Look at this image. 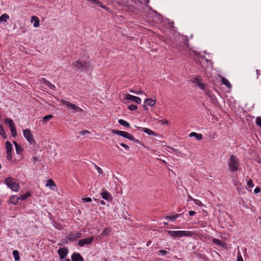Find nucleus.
I'll list each match as a JSON object with an SVG mask.
<instances>
[{
  "instance_id": "6",
  "label": "nucleus",
  "mask_w": 261,
  "mask_h": 261,
  "mask_svg": "<svg viewBox=\"0 0 261 261\" xmlns=\"http://www.w3.org/2000/svg\"><path fill=\"white\" fill-rule=\"evenodd\" d=\"M119 5H124L129 10H132L135 6L141 4L139 0H126V1L118 2Z\"/></svg>"
},
{
  "instance_id": "30",
  "label": "nucleus",
  "mask_w": 261,
  "mask_h": 261,
  "mask_svg": "<svg viewBox=\"0 0 261 261\" xmlns=\"http://www.w3.org/2000/svg\"><path fill=\"white\" fill-rule=\"evenodd\" d=\"M9 18V16L7 14L4 13L2 14L0 16V23L2 22H6Z\"/></svg>"
},
{
  "instance_id": "20",
  "label": "nucleus",
  "mask_w": 261,
  "mask_h": 261,
  "mask_svg": "<svg viewBox=\"0 0 261 261\" xmlns=\"http://www.w3.org/2000/svg\"><path fill=\"white\" fill-rule=\"evenodd\" d=\"M81 233L80 232H77L76 233H71L68 237V239L70 241H73L76 240L77 239L80 238Z\"/></svg>"
},
{
  "instance_id": "61",
  "label": "nucleus",
  "mask_w": 261,
  "mask_h": 261,
  "mask_svg": "<svg viewBox=\"0 0 261 261\" xmlns=\"http://www.w3.org/2000/svg\"><path fill=\"white\" fill-rule=\"evenodd\" d=\"M33 159H34V161L37 160V158H36V157H34V158H33Z\"/></svg>"
},
{
  "instance_id": "24",
  "label": "nucleus",
  "mask_w": 261,
  "mask_h": 261,
  "mask_svg": "<svg viewBox=\"0 0 261 261\" xmlns=\"http://www.w3.org/2000/svg\"><path fill=\"white\" fill-rule=\"evenodd\" d=\"M19 200L18 197L13 195L10 197L9 202L13 204H16L18 203Z\"/></svg>"
},
{
  "instance_id": "17",
  "label": "nucleus",
  "mask_w": 261,
  "mask_h": 261,
  "mask_svg": "<svg viewBox=\"0 0 261 261\" xmlns=\"http://www.w3.org/2000/svg\"><path fill=\"white\" fill-rule=\"evenodd\" d=\"M31 22L33 23V26L35 28H38L40 25V21L39 18L36 16H33L31 17Z\"/></svg>"
},
{
  "instance_id": "50",
  "label": "nucleus",
  "mask_w": 261,
  "mask_h": 261,
  "mask_svg": "<svg viewBox=\"0 0 261 261\" xmlns=\"http://www.w3.org/2000/svg\"><path fill=\"white\" fill-rule=\"evenodd\" d=\"M260 192V189L259 187H256L254 189V193H258Z\"/></svg>"
},
{
  "instance_id": "51",
  "label": "nucleus",
  "mask_w": 261,
  "mask_h": 261,
  "mask_svg": "<svg viewBox=\"0 0 261 261\" xmlns=\"http://www.w3.org/2000/svg\"><path fill=\"white\" fill-rule=\"evenodd\" d=\"M189 214L190 216H194L196 214V212L194 211H190L189 212Z\"/></svg>"
},
{
  "instance_id": "11",
  "label": "nucleus",
  "mask_w": 261,
  "mask_h": 261,
  "mask_svg": "<svg viewBox=\"0 0 261 261\" xmlns=\"http://www.w3.org/2000/svg\"><path fill=\"white\" fill-rule=\"evenodd\" d=\"M100 195L102 198L106 200L111 201L112 200L111 194L105 189L102 190V191L100 193Z\"/></svg>"
},
{
  "instance_id": "53",
  "label": "nucleus",
  "mask_w": 261,
  "mask_h": 261,
  "mask_svg": "<svg viewBox=\"0 0 261 261\" xmlns=\"http://www.w3.org/2000/svg\"><path fill=\"white\" fill-rule=\"evenodd\" d=\"M237 261H243L242 256L238 255Z\"/></svg>"
},
{
  "instance_id": "35",
  "label": "nucleus",
  "mask_w": 261,
  "mask_h": 261,
  "mask_svg": "<svg viewBox=\"0 0 261 261\" xmlns=\"http://www.w3.org/2000/svg\"><path fill=\"white\" fill-rule=\"evenodd\" d=\"M16 151L17 154H20L22 151V149L20 145H18L15 147Z\"/></svg>"
},
{
  "instance_id": "44",
  "label": "nucleus",
  "mask_w": 261,
  "mask_h": 261,
  "mask_svg": "<svg viewBox=\"0 0 261 261\" xmlns=\"http://www.w3.org/2000/svg\"><path fill=\"white\" fill-rule=\"evenodd\" d=\"M159 252L163 256H165L168 253V252L164 250H159Z\"/></svg>"
},
{
  "instance_id": "33",
  "label": "nucleus",
  "mask_w": 261,
  "mask_h": 261,
  "mask_svg": "<svg viewBox=\"0 0 261 261\" xmlns=\"http://www.w3.org/2000/svg\"><path fill=\"white\" fill-rule=\"evenodd\" d=\"M179 214H174L173 216H167L166 219L173 221L179 217Z\"/></svg>"
},
{
  "instance_id": "5",
  "label": "nucleus",
  "mask_w": 261,
  "mask_h": 261,
  "mask_svg": "<svg viewBox=\"0 0 261 261\" xmlns=\"http://www.w3.org/2000/svg\"><path fill=\"white\" fill-rule=\"evenodd\" d=\"M239 164L238 159L233 155L230 156V160L228 162L229 169L231 172H234L238 170Z\"/></svg>"
},
{
  "instance_id": "21",
  "label": "nucleus",
  "mask_w": 261,
  "mask_h": 261,
  "mask_svg": "<svg viewBox=\"0 0 261 261\" xmlns=\"http://www.w3.org/2000/svg\"><path fill=\"white\" fill-rule=\"evenodd\" d=\"M205 93V94L207 95L211 100H214L215 99V95L213 94V93L207 88H206V87H204V90H203Z\"/></svg>"
},
{
  "instance_id": "62",
  "label": "nucleus",
  "mask_w": 261,
  "mask_h": 261,
  "mask_svg": "<svg viewBox=\"0 0 261 261\" xmlns=\"http://www.w3.org/2000/svg\"><path fill=\"white\" fill-rule=\"evenodd\" d=\"M151 243V242H147V246H148V245H149V243Z\"/></svg>"
},
{
  "instance_id": "22",
  "label": "nucleus",
  "mask_w": 261,
  "mask_h": 261,
  "mask_svg": "<svg viewBox=\"0 0 261 261\" xmlns=\"http://www.w3.org/2000/svg\"><path fill=\"white\" fill-rule=\"evenodd\" d=\"M46 186L49 187L50 189L53 191L55 190L56 185L51 179L47 180Z\"/></svg>"
},
{
  "instance_id": "36",
  "label": "nucleus",
  "mask_w": 261,
  "mask_h": 261,
  "mask_svg": "<svg viewBox=\"0 0 261 261\" xmlns=\"http://www.w3.org/2000/svg\"><path fill=\"white\" fill-rule=\"evenodd\" d=\"M110 232V229L109 228H105L102 232V233L101 234V235H105V236H107L109 234V232Z\"/></svg>"
},
{
  "instance_id": "58",
  "label": "nucleus",
  "mask_w": 261,
  "mask_h": 261,
  "mask_svg": "<svg viewBox=\"0 0 261 261\" xmlns=\"http://www.w3.org/2000/svg\"><path fill=\"white\" fill-rule=\"evenodd\" d=\"M100 202V204L102 205H105V204H106L105 202L102 200H101Z\"/></svg>"
},
{
  "instance_id": "7",
  "label": "nucleus",
  "mask_w": 261,
  "mask_h": 261,
  "mask_svg": "<svg viewBox=\"0 0 261 261\" xmlns=\"http://www.w3.org/2000/svg\"><path fill=\"white\" fill-rule=\"evenodd\" d=\"M5 122L7 125H8L9 126L11 132V133H12V137H16L17 133L16 129L15 128V124H14L13 120L9 118H6L5 120Z\"/></svg>"
},
{
  "instance_id": "64",
  "label": "nucleus",
  "mask_w": 261,
  "mask_h": 261,
  "mask_svg": "<svg viewBox=\"0 0 261 261\" xmlns=\"http://www.w3.org/2000/svg\"><path fill=\"white\" fill-rule=\"evenodd\" d=\"M94 200H95L96 201H98V199H97L94 198Z\"/></svg>"
},
{
  "instance_id": "38",
  "label": "nucleus",
  "mask_w": 261,
  "mask_h": 261,
  "mask_svg": "<svg viewBox=\"0 0 261 261\" xmlns=\"http://www.w3.org/2000/svg\"><path fill=\"white\" fill-rule=\"evenodd\" d=\"M247 186L248 188H252L254 187V185L253 184L252 180L251 179H249L247 182Z\"/></svg>"
},
{
  "instance_id": "56",
  "label": "nucleus",
  "mask_w": 261,
  "mask_h": 261,
  "mask_svg": "<svg viewBox=\"0 0 261 261\" xmlns=\"http://www.w3.org/2000/svg\"><path fill=\"white\" fill-rule=\"evenodd\" d=\"M150 0H145V6L146 7H148V3L149 2Z\"/></svg>"
},
{
  "instance_id": "4",
  "label": "nucleus",
  "mask_w": 261,
  "mask_h": 261,
  "mask_svg": "<svg viewBox=\"0 0 261 261\" xmlns=\"http://www.w3.org/2000/svg\"><path fill=\"white\" fill-rule=\"evenodd\" d=\"M5 184L12 190L17 192L19 189V185L15 181V179L12 177H8L5 180Z\"/></svg>"
},
{
  "instance_id": "29",
  "label": "nucleus",
  "mask_w": 261,
  "mask_h": 261,
  "mask_svg": "<svg viewBox=\"0 0 261 261\" xmlns=\"http://www.w3.org/2000/svg\"><path fill=\"white\" fill-rule=\"evenodd\" d=\"M144 103H146L148 106H149L150 107L153 106L155 103V100H153L152 99L148 98L146 99L144 101Z\"/></svg>"
},
{
  "instance_id": "34",
  "label": "nucleus",
  "mask_w": 261,
  "mask_h": 261,
  "mask_svg": "<svg viewBox=\"0 0 261 261\" xmlns=\"http://www.w3.org/2000/svg\"><path fill=\"white\" fill-rule=\"evenodd\" d=\"M118 123L126 127H129L130 125V124L127 121L122 119H119L118 120Z\"/></svg>"
},
{
  "instance_id": "43",
  "label": "nucleus",
  "mask_w": 261,
  "mask_h": 261,
  "mask_svg": "<svg viewBox=\"0 0 261 261\" xmlns=\"http://www.w3.org/2000/svg\"><path fill=\"white\" fill-rule=\"evenodd\" d=\"M82 201L83 202H90L92 201V199L90 197L83 198L82 199Z\"/></svg>"
},
{
  "instance_id": "48",
  "label": "nucleus",
  "mask_w": 261,
  "mask_h": 261,
  "mask_svg": "<svg viewBox=\"0 0 261 261\" xmlns=\"http://www.w3.org/2000/svg\"><path fill=\"white\" fill-rule=\"evenodd\" d=\"M0 134L2 136H3V135L5 134V132L4 130L3 127L1 124H0Z\"/></svg>"
},
{
  "instance_id": "54",
  "label": "nucleus",
  "mask_w": 261,
  "mask_h": 261,
  "mask_svg": "<svg viewBox=\"0 0 261 261\" xmlns=\"http://www.w3.org/2000/svg\"><path fill=\"white\" fill-rule=\"evenodd\" d=\"M135 93L137 94H142L143 93V92L142 91H139L135 92Z\"/></svg>"
},
{
  "instance_id": "40",
  "label": "nucleus",
  "mask_w": 261,
  "mask_h": 261,
  "mask_svg": "<svg viewBox=\"0 0 261 261\" xmlns=\"http://www.w3.org/2000/svg\"><path fill=\"white\" fill-rule=\"evenodd\" d=\"M255 122L258 126L261 127V117H257L255 119Z\"/></svg>"
},
{
  "instance_id": "16",
  "label": "nucleus",
  "mask_w": 261,
  "mask_h": 261,
  "mask_svg": "<svg viewBox=\"0 0 261 261\" xmlns=\"http://www.w3.org/2000/svg\"><path fill=\"white\" fill-rule=\"evenodd\" d=\"M87 1L89 2L91 5H92L93 6H98L102 8L106 9V7L103 6L101 3L99 2L98 0H87Z\"/></svg>"
},
{
  "instance_id": "10",
  "label": "nucleus",
  "mask_w": 261,
  "mask_h": 261,
  "mask_svg": "<svg viewBox=\"0 0 261 261\" xmlns=\"http://www.w3.org/2000/svg\"><path fill=\"white\" fill-rule=\"evenodd\" d=\"M191 82L193 84H195L198 85V86L201 89L204 90V87L205 85L202 82L201 77L200 76H197L191 80Z\"/></svg>"
},
{
  "instance_id": "1",
  "label": "nucleus",
  "mask_w": 261,
  "mask_h": 261,
  "mask_svg": "<svg viewBox=\"0 0 261 261\" xmlns=\"http://www.w3.org/2000/svg\"><path fill=\"white\" fill-rule=\"evenodd\" d=\"M194 55L198 57L197 60V64L201 65L204 68H207L208 67L212 68L213 67V63L211 60L205 58L203 56L200 55V53L196 51H193Z\"/></svg>"
},
{
  "instance_id": "23",
  "label": "nucleus",
  "mask_w": 261,
  "mask_h": 261,
  "mask_svg": "<svg viewBox=\"0 0 261 261\" xmlns=\"http://www.w3.org/2000/svg\"><path fill=\"white\" fill-rule=\"evenodd\" d=\"M189 136L190 137H195L198 140H201L202 139V135L201 134H198L195 132H192L190 134Z\"/></svg>"
},
{
  "instance_id": "42",
  "label": "nucleus",
  "mask_w": 261,
  "mask_h": 261,
  "mask_svg": "<svg viewBox=\"0 0 261 261\" xmlns=\"http://www.w3.org/2000/svg\"><path fill=\"white\" fill-rule=\"evenodd\" d=\"M94 166H95V169H96V170L99 174H102V173H103L102 170L99 167L97 166L95 164L94 165Z\"/></svg>"
},
{
  "instance_id": "28",
  "label": "nucleus",
  "mask_w": 261,
  "mask_h": 261,
  "mask_svg": "<svg viewBox=\"0 0 261 261\" xmlns=\"http://www.w3.org/2000/svg\"><path fill=\"white\" fill-rule=\"evenodd\" d=\"M143 132L149 136H151V135L158 136V135L155 133V132L152 131V130H151L149 128H143Z\"/></svg>"
},
{
  "instance_id": "9",
  "label": "nucleus",
  "mask_w": 261,
  "mask_h": 261,
  "mask_svg": "<svg viewBox=\"0 0 261 261\" xmlns=\"http://www.w3.org/2000/svg\"><path fill=\"white\" fill-rule=\"evenodd\" d=\"M23 134L24 138L28 141V142L32 144L35 142V140L33 135L30 129H25L23 131Z\"/></svg>"
},
{
  "instance_id": "15",
  "label": "nucleus",
  "mask_w": 261,
  "mask_h": 261,
  "mask_svg": "<svg viewBox=\"0 0 261 261\" xmlns=\"http://www.w3.org/2000/svg\"><path fill=\"white\" fill-rule=\"evenodd\" d=\"M58 252L60 258L63 259L67 255L68 250L66 248H61L58 250Z\"/></svg>"
},
{
  "instance_id": "55",
  "label": "nucleus",
  "mask_w": 261,
  "mask_h": 261,
  "mask_svg": "<svg viewBox=\"0 0 261 261\" xmlns=\"http://www.w3.org/2000/svg\"><path fill=\"white\" fill-rule=\"evenodd\" d=\"M133 141H135V142H136L137 143H139V144H141V142L137 140V139H136L135 138H134V140H133Z\"/></svg>"
},
{
  "instance_id": "46",
  "label": "nucleus",
  "mask_w": 261,
  "mask_h": 261,
  "mask_svg": "<svg viewBox=\"0 0 261 261\" xmlns=\"http://www.w3.org/2000/svg\"><path fill=\"white\" fill-rule=\"evenodd\" d=\"M7 158L8 160H12V153H7Z\"/></svg>"
},
{
  "instance_id": "37",
  "label": "nucleus",
  "mask_w": 261,
  "mask_h": 261,
  "mask_svg": "<svg viewBox=\"0 0 261 261\" xmlns=\"http://www.w3.org/2000/svg\"><path fill=\"white\" fill-rule=\"evenodd\" d=\"M213 242L214 243H215L219 246L222 245V242L219 239L214 238L213 240Z\"/></svg>"
},
{
  "instance_id": "41",
  "label": "nucleus",
  "mask_w": 261,
  "mask_h": 261,
  "mask_svg": "<svg viewBox=\"0 0 261 261\" xmlns=\"http://www.w3.org/2000/svg\"><path fill=\"white\" fill-rule=\"evenodd\" d=\"M128 109L130 110H132V111H134V110H137V106L135 105H131L130 106H128Z\"/></svg>"
},
{
  "instance_id": "13",
  "label": "nucleus",
  "mask_w": 261,
  "mask_h": 261,
  "mask_svg": "<svg viewBox=\"0 0 261 261\" xmlns=\"http://www.w3.org/2000/svg\"><path fill=\"white\" fill-rule=\"evenodd\" d=\"M125 98L127 100H132L136 102L137 103L140 104L141 99L139 97H137L129 94H127L125 95Z\"/></svg>"
},
{
  "instance_id": "57",
  "label": "nucleus",
  "mask_w": 261,
  "mask_h": 261,
  "mask_svg": "<svg viewBox=\"0 0 261 261\" xmlns=\"http://www.w3.org/2000/svg\"><path fill=\"white\" fill-rule=\"evenodd\" d=\"M193 199H193V198L191 196H189L188 197V201H190V200H193Z\"/></svg>"
},
{
  "instance_id": "63",
  "label": "nucleus",
  "mask_w": 261,
  "mask_h": 261,
  "mask_svg": "<svg viewBox=\"0 0 261 261\" xmlns=\"http://www.w3.org/2000/svg\"><path fill=\"white\" fill-rule=\"evenodd\" d=\"M65 261H71V260H70V259L68 258V259H66Z\"/></svg>"
},
{
  "instance_id": "25",
  "label": "nucleus",
  "mask_w": 261,
  "mask_h": 261,
  "mask_svg": "<svg viewBox=\"0 0 261 261\" xmlns=\"http://www.w3.org/2000/svg\"><path fill=\"white\" fill-rule=\"evenodd\" d=\"M5 144L7 153H12V145L11 143L9 141H7Z\"/></svg>"
},
{
  "instance_id": "2",
  "label": "nucleus",
  "mask_w": 261,
  "mask_h": 261,
  "mask_svg": "<svg viewBox=\"0 0 261 261\" xmlns=\"http://www.w3.org/2000/svg\"><path fill=\"white\" fill-rule=\"evenodd\" d=\"M168 234L172 237H190L193 234V232L190 231L183 230H168Z\"/></svg>"
},
{
  "instance_id": "3",
  "label": "nucleus",
  "mask_w": 261,
  "mask_h": 261,
  "mask_svg": "<svg viewBox=\"0 0 261 261\" xmlns=\"http://www.w3.org/2000/svg\"><path fill=\"white\" fill-rule=\"evenodd\" d=\"M60 101L67 107L68 110L72 111L71 112L73 113L75 112H82L83 111L81 108L68 101L62 99Z\"/></svg>"
},
{
  "instance_id": "32",
  "label": "nucleus",
  "mask_w": 261,
  "mask_h": 261,
  "mask_svg": "<svg viewBox=\"0 0 261 261\" xmlns=\"http://www.w3.org/2000/svg\"><path fill=\"white\" fill-rule=\"evenodd\" d=\"M13 255L16 261H19L20 259L19 252L17 250H14L13 251Z\"/></svg>"
},
{
  "instance_id": "18",
  "label": "nucleus",
  "mask_w": 261,
  "mask_h": 261,
  "mask_svg": "<svg viewBox=\"0 0 261 261\" xmlns=\"http://www.w3.org/2000/svg\"><path fill=\"white\" fill-rule=\"evenodd\" d=\"M71 259L72 261H84L82 256L79 253H73L72 255Z\"/></svg>"
},
{
  "instance_id": "39",
  "label": "nucleus",
  "mask_w": 261,
  "mask_h": 261,
  "mask_svg": "<svg viewBox=\"0 0 261 261\" xmlns=\"http://www.w3.org/2000/svg\"><path fill=\"white\" fill-rule=\"evenodd\" d=\"M193 201H194L195 203L199 206H203V204L201 202V201H200L199 200H197V199H193Z\"/></svg>"
},
{
  "instance_id": "27",
  "label": "nucleus",
  "mask_w": 261,
  "mask_h": 261,
  "mask_svg": "<svg viewBox=\"0 0 261 261\" xmlns=\"http://www.w3.org/2000/svg\"><path fill=\"white\" fill-rule=\"evenodd\" d=\"M53 118V115H48L43 117L42 120V122L43 124H45L48 122V121H49Z\"/></svg>"
},
{
  "instance_id": "19",
  "label": "nucleus",
  "mask_w": 261,
  "mask_h": 261,
  "mask_svg": "<svg viewBox=\"0 0 261 261\" xmlns=\"http://www.w3.org/2000/svg\"><path fill=\"white\" fill-rule=\"evenodd\" d=\"M41 81L46 86H47L49 87V88L51 90H55L56 89V87L54 85H53L50 82L46 80L45 79L42 78Z\"/></svg>"
},
{
  "instance_id": "52",
  "label": "nucleus",
  "mask_w": 261,
  "mask_h": 261,
  "mask_svg": "<svg viewBox=\"0 0 261 261\" xmlns=\"http://www.w3.org/2000/svg\"><path fill=\"white\" fill-rule=\"evenodd\" d=\"M147 106L148 105L145 103L144 105H143V108L145 110H148V109Z\"/></svg>"
},
{
  "instance_id": "31",
  "label": "nucleus",
  "mask_w": 261,
  "mask_h": 261,
  "mask_svg": "<svg viewBox=\"0 0 261 261\" xmlns=\"http://www.w3.org/2000/svg\"><path fill=\"white\" fill-rule=\"evenodd\" d=\"M30 196H31L30 193L28 192L26 194H25L24 195H22L20 196L19 197H18L19 200H21V201L24 200L25 199H26L27 198H28Z\"/></svg>"
},
{
  "instance_id": "8",
  "label": "nucleus",
  "mask_w": 261,
  "mask_h": 261,
  "mask_svg": "<svg viewBox=\"0 0 261 261\" xmlns=\"http://www.w3.org/2000/svg\"><path fill=\"white\" fill-rule=\"evenodd\" d=\"M112 133L114 134L119 135L129 140H134V137L126 132L113 129L112 130Z\"/></svg>"
},
{
  "instance_id": "49",
  "label": "nucleus",
  "mask_w": 261,
  "mask_h": 261,
  "mask_svg": "<svg viewBox=\"0 0 261 261\" xmlns=\"http://www.w3.org/2000/svg\"><path fill=\"white\" fill-rule=\"evenodd\" d=\"M86 134H89V132L87 130H84L81 131L80 132V134H81L82 135H84Z\"/></svg>"
},
{
  "instance_id": "12",
  "label": "nucleus",
  "mask_w": 261,
  "mask_h": 261,
  "mask_svg": "<svg viewBox=\"0 0 261 261\" xmlns=\"http://www.w3.org/2000/svg\"><path fill=\"white\" fill-rule=\"evenodd\" d=\"M93 240H94V238L93 237H89V238L81 240L79 241L78 245L82 247L84 245H85V244H86V245L91 244L92 243V242H93Z\"/></svg>"
},
{
  "instance_id": "60",
  "label": "nucleus",
  "mask_w": 261,
  "mask_h": 261,
  "mask_svg": "<svg viewBox=\"0 0 261 261\" xmlns=\"http://www.w3.org/2000/svg\"><path fill=\"white\" fill-rule=\"evenodd\" d=\"M130 92H132V93H135V91H134L133 90H130Z\"/></svg>"
},
{
  "instance_id": "45",
  "label": "nucleus",
  "mask_w": 261,
  "mask_h": 261,
  "mask_svg": "<svg viewBox=\"0 0 261 261\" xmlns=\"http://www.w3.org/2000/svg\"><path fill=\"white\" fill-rule=\"evenodd\" d=\"M159 122L162 124H167L169 122L167 120H160Z\"/></svg>"
},
{
  "instance_id": "59",
  "label": "nucleus",
  "mask_w": 261,
  "mask_h": 261,
  "mask_svg": "<svg viewBox=\"0 0 261 261\" xmlns=\"http://www.w3.org/2000/svg\"><path fill=\"white\" fill-rule=\"evenodd\" d=\"M13 144H14L15 147H16L17 145H19V144H18L17 143V142H15V141H13Z\"/></svg>"
},
{
  "instance_id": "26",
  "label": "nucleus",
  "mask_w": 261,
  "mask_h": 261,
  "mask_svg": "<svg viewBox=\"0 0 261 261\" xmlns=\"http://www.w3.org/2000/svg\"><path fill=\"white\" fill-rule=\"evenodd\" d=\"M221 82H222V84L223 85H225L227 88H231V85L227 79H225L224 77H222Z\"/></svg>"
},
{
  "instance_id": "14",
  "label": "nucleus",
  "mask_w": 261,
  "mask_h": 261,
  "mask_svg": "<svg viewBox=\"0 0 261 261\" xmlns=\"http://www.w3.org/2000/svg\"><path fill=\"white\" fill-rule=\"evenodd\" d=\"M73 66L77 69H82L87 68L86 63H83L80 61L77 60L73 63Z\"/></svg>"
},
{
  "instance_id": "47",
  "label": "nucleus",
  "mask_w": 261,
  "mask_h": 261,
  "mask_svg": "<svg viewBox=\"0 0 261 261\" xmlns=\"http://www.w3.org/2000/svg\"><path fill=\"white\" fill-rule=\"evenodd\" d=\"M120 146L124 147L126 150H128L129 149V146L126 145L125 144H124L123 143H120Z\"/></svg>"
}]
</instances>
